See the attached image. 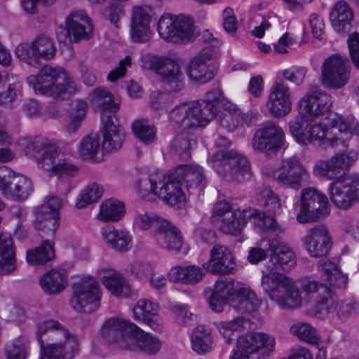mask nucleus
I'll list each match as a JSON object with an SVG mask.
<instances>
[{"instance_id": "f257e3e1", "label": "nucleus", "mask_w": 359, "mask_h": 359, "mask_svg": "<svg viewBox=\"0 0 359 359\" xmlns=\"http://www.w3.org/2000/svg\"><path fill=\"white\" fill-rule=\"evenodd\" d=\"M332 97L317 86H310L299 100V114L289 123L292 135L299 144L307 145L323 141L332 147L344 143L338 133L359 135V123L349 116L344 117L330 112Z\"/></svg>"}, {"instance_id": "f03ea898", "label": "nucleus", "mask_w": 359, "mask_h": 359, "mask_svg": "<svg viewBox=\"0 0 359 359\" xmlns=\"http://www.w3.org/2000/svg\"><path fill=\"white\" fill-rule=\"evenodd\" d=\"M269 250L271 252L270 262L273 267L266 273L263 272L262 285L269 298L281 309H296L302 304L299 288L294 281L278 269L289 271L296 264V257L292 249L278 239L269 241Z\"/></svg>"}, {"instance_id": "7ed1b4c3", "label": "nucleus", "mask_w": 359, "mask_h": 359, "mask_svg": "<svg viewBox=\"0 0 359 359\" xmlns=\"http://www.w3.org/2000/svg\"><path fill=\"white\" fill-rule=\"evenodd\" d=\"M358 154H337L328 161L316 162L313 171L316 175L334 180L329 187L331 201L341 209L349 208L359 201V175H349L346 170L357 159Z\"/></svg>"}, {"instance_id": "20e7f679", "label": "nucleus", "mask_w": 359, "mask_h": 359, "mask_svg": "<svg viewBox=\"0 0 359 359\" xmlns=\"http://www.w3.org/2000/svg\"><path fill=\"white\" fill-rule=\"evenodd\" d=\"M36 339L40 345L39 359H73L79 351L77 336L53 319L37 325Z\"/></svg>"}, {"instance_id": "39448f33", "label": "nucleus", "mask_w": 359, "mask_h": 359, "mask_svg": "<svg viewBox=\"0 0 359 359\" xmlns=\"http://www.w3.org/2000/svg\"><path fill=\"white\" fill-rule=\"evenodd\" d=\"M93 107L100 113L102 124V148L107 151L119 149L125 140V132L116 115L120 104L114 100L112 93L103 87L93 89L88 95Z\"/></svg>"}, {"instance_id": "423d86ee", "label": "nucleus", "mask_w": 359, "mask_h": 359, "mask_svg": "<svg viewBox=\"0 0 359 359\" xmlns=\"http://www.w3.org/2000/svg\"><path fill=\"white\" fill-rule=\"evenodd\" d=\"M26 152L36 158L38 165L50 175L74 177L78 172L77 168L64 158L58 147L45 138L36 137L29 141Z\"/></svg>"}, {"instance_id": "0eeeda50", "label": "nucleus", "mask_w": 359, "mask_h": 359, "mask_svg": "<svg viewBox=\"0 0 359 359\" xmlns=\"http://www.w3.org/2000/svg\"><path fill=\"white\" fill-rule=\"evenodd\" d=\"M27 82L36 93L55 98L65 93L72 94L76 90L75 82L69 78L61 67L44 66L38 76L31 75Z\"/></svg>"}, {"instance_id": "6e6552de", "label": "nucleus", "mask_w": 359, "mask_h": 359, "mask_svg": "<svg viewBox=\"0 0 359 359\" xmlns=\"http://www.w3.org/2000/svg\"><path fill=\"white\" fill-rule=\"evenodd\" d=\"M182 185V182L174 169L166 175L161 172L151 174L147 180L140 182V191L142 197L152 193L170 205L175 206L184 201Z\"/></svg>"}, {"instance_id": "1a4fd4ad", "label": "nucleus", "mask_w": 359, "mask_h": 359, "mask_svg": "<svg viewBox=\"0 0 359 359\" xmlns=\"http://www.w3.org/2000/svg\"><path fill=\"white\" fill-rule=\"evenodd\" d=\"M158 32L162 39L173 43L193 41L198 35L192 19L183 15L175 18L169 14L162 15L158 20Z\"/></svg>"}, {"instance_id": "9d476101", "label": "nucleus", "mask_w": 359, "mask_h": 359, "mask_svg": "<svg viewBox=\"0 0 359 359\" xmlns=\"http://www.w3.org/2000/svg\"><path fill=\"white\" fill-rule=\"evenodd\" d=\"M208 107H198L196 102L182 103L175 106L169 113V121L175 128L194 130L210 122L211 114Z\"/></svg>"}, {"instance_id": "9b49d317", "label": "nucleus", "mask_w": 359, "mask_h": 359, "mask_svg": "<svg viewBox=\"0 0 359 359\" xmlns=\"http://www.w3.org/2000/svg\"><path fill=\"white\" fill-rule=\"evenodd\" d=\"M302 289L310 298L315 301L311 314L318 318H324L329 313L336 312L338 299L335 292L327 285L315 280H306Z\"/></svg>"}, {"instance_id": "f8f14e48", "label": "nucleus", "mask_w": 359, "mask_h": 359, "mask_svg": "<svg viewBox=\"0 0 359 359\" xmlns=\"http://www.w3.org/2000/svg\"><path fill=\"white\" fill-rule=\"evenodd\" d=\"M330 213L328 200L325 195L313 188L303 190L301 196V208L297 220L309 223L323 219Z\"/></svg>"}, {"instance_id": "ddd939ff", "label": "nucleus", "mask_w": 359, "mask_h": 359, "mask_svg": "<svg viewBox=\"0 0 359 359\" xmlns=\"http://www.w3.org/2000/svg\"><path fill=\"white\" fill-rule=\"evenodd\" d=\"M219 56V49L216 46H207L191 60L187 71L189 77L201 84L212 80L217 74L215 61Z\"/></svg>"}, {"instance_id": "4468645a", "label": "nucleus", "mask_w": 359, "mask_h": 359, "mask_svg": "<svg viewBox=\"0 0 359 359\" xmlns=\"http://www.w3.org/2000/svg\"><path fill=\"white\" fill-rule=\"evenodd\" d=\"M351 68L346 56L339 53L331 55L321 67L322 83L331 88L343 87L349 79Z\"/></svg>"}, {"instance_id": "2eb2a0df", "label": "nucleus", "mask_w": 359, "mask_h": 359, "mask_svg": "<svg viewBox=\"0 0 359 359\" xmlns=\"http://www.w3.org/2000/svg\"><path fill=\"white\" fill-rule=\"evenodd\" d=\"M285 133L278 125L270 123L257 129L252 139V148L266 156L276 155L285 146Z\"/></svg>"}, {"instance_id": "dca6fc26", "label": "nucleus", "mask_w": 359, "mask_h": 359, "mask_svg": "<svg viewBox=\"0 0 359 359\" xmlns=\"http://www.w3.org/2000/svg\"><path fill=\"white\" fill-rule=\"evenodd\" d=\"M74 287L71 305L76 311L91 313L100 306V289L94 278H83Z\"/></svg>"}, {"instance_id": "f3484780", "label": "nucleus", "mask_w": 359, "mask_h": 359, "mask_svg": "<svg viewBox=\"0 0 359 359\" xmlns=\"http://www.w3.org/2000/svg\"><path fill=\"white\" fill-rule=\"evenodd\" d=\"M212 221L222 231L234 235L239 233L247 222L243 212L232 210L226 201H219L215 205Z\"/></svg>"}, {"instance_id": "a211bd4d", "label": "nucleus", "mask_w": 359, "mask_h": 359, "mask_svg": "<svg viewBox=\"0 0 359 359\" xmlns=\"http://www.w3.org/2000/svg\"><path fill=\"white\" fill-rule=\"evenodd\" d=\"M151 69L160 76L163 86L168 92L177 93L184 88V74L174 60L168 57L154 58Z\"/></svg>"}, {"instance_id": "6ab92c4d", "label": "nucleus", "mask_w": 359, "mask_h": 359, "mask_svg": "<svg viewBox=\"0 0 359 359\" xmlns=\"http://www.w3.org/2000/svg\"><path fill=\"white\" fill-rule=\"evenodd\" d=\"M217 158L224 168V177L227 180L243 182L251 178L252 172L250 163L243 155L238 151L234 150L218 151Z\"/></svg>"}, {"instance_id": "aec40b11", "label": "nucleus", "mask_w": 359, "mask_h": 359, "mask_svg": "<svg viewBox=\"0 0 359 359\" xmlns=\"http://www.w3.org/2000/svg\"><path fill=\"white\" fill-rule=\"evenodd\" d=\"M275 338L264 332H249L237 339V348L233 350L230 359H248V354L264 348L270 353L273 351Z\"/></svg>"}, {"instance_id": "412c9836", "label": "nucleus", "mask_w": 359, "mask_h": 359, "mask_svg": "<svg viewBox=\"0 0 359 359\" xmlns=\"http://www.w3.org/2000/svg\"><path fill=\"white\" fill-rule=\"evenodd\" d=\"M137 330L136 325L123 318L113 317L104 323L102 328L103 338L110 344L127 349L133 332Z\"/></svg>"}, {"instance_id": "4be33fe9", "label": "nucleus", "mask_w": 359, "mask_h": 359, "mask_svg": "<svg viewBox=\"0 0 359 359\" xmlns=\"http://www.w3.org/2000/svg\"><path fill=\"white\" fill-rule=\"evenodd\" d=\"M308 177L306 170L294 157L283 159L279 170L274 175L278 183L296 189H299Z\"/></svg>"}, {"instance_id": "5701e85b", "label": "nucleus", "mask_w": 359, "mask_h": 359, "mask_svg": "<svg viewBox=\"0 0 359 359\" xmlns=\"http://www.w3.org/2000/svg\"><path fill=\"white\" fill-rule=\"evenodd\" d=\"M152 15L153 10L149 6H135L132 8L130 33L134 42L144 43L150 39Z\"/></svg>"}, {"instance_id": "b1692460", "label": "nucleus", "mask_w": 359, "mask_h": 359, "mask_svg": "<svg viewBox=\"0 0 359 359\" xmlns=\"http://www.w3.org/2000/svg\"><path fill=\"white\" fill-rule=\"evenodd\" d=\"M304 248L311 256L320 257L327 255L332 246V237L323 224L311 228L302 238Z\"/></svg>"}, {"instance_id": "393cba45", "label": "nucleus", "mask_w": 359, "mask_h": 359, "mask_svg": "<svg viewBox=\"0 0 359 359\" xmlns=\"http://www.w3.org/2000/svg\"><path fill=\"white\" fill-rule=\"evenodd\" d=\"M291 93L283 79L277 80L271 88L267 106L273 116L282 117L291 111Z\"/></svg>"}, {"instance_id": "a878e982", "label": "nucleus", "mask_w": 359, "mask_h": 359, "mask_svg": "<svg viewBox=\"0 0 359 359\" xmlns=\"http://www.w3.org/2000/svg\"><path fill=\"white\" fill-rule=\"evenodd\" d=\"M93 32V25L90 19L83 13H72L66 19V29L58 34L60 41L71 39L72 35L74 41L87 40Z\"/></svg>"}, {"instance_id": "bb28decb", "label": "nucleus", "mask_w": 359, "mask_h": 359, "mask_svg": "<svg viewBox=\"0 0 359 359\" xmlns=\"http://www.w3.org/2000/svg\"><path fill=\"white\" fill-rule=\"evenodd\" d=\"M202 266L212 274H230L236 270V264L226 247L217 245L210 250V259Z\"/></svg>"}, {"instance_id": "cd10ccee", "label": "nucleus", "mask_w": 359, "mask_h": 359, "mask_svg": "<svg viewBox=\"0 0 359 359\" xmlns=\"http://www.w3.org/2000/svg\"><path fill=\"white\" fill-rule=\"evenodd\" d=\"M261 304L256 294L242 283L233 280V289L230 306L242 313H251L258 310Z\"/></svg>"}, {"instance_id": "c85d7f7f", "label": "nucleus", "mask_w": 359, "mask_h": 359, "mask_svg": "<svg viewBox=\"0 0 359 359\" xmlns=\"http://www.w3.org/2000/svg\"><path fill=\"white\" fill-rule=\"evenodd\" d=\"M154 238L160 248L168 251L178 252L183 245L180 231L167 220L154 231Z\"/></svg>"}, {"instance_id": "c756f323", "label": "nucleus", "mask_w": 359, "mask_h": 359, "mask_svg": "<svg viewBox=\"0 0 359 359\" xmlns=\"http://www.w3.org/2000/svg\"><path fill=\"white\" fill-rule=\"evenodd\" d=\"M101 234L106 245L115 251L126 252L133 246V237L127 231L105 226L102 229Z\"/></svg>"}, {"instance_id": "7c9ffc66", "label": "nucleus", "mask_w": 359, "mask_h": 359, "mask_svg": "<svg viewBox=\"0 0 359 359\" xmlns=\"http://www.w3.org/2000/svg\"><path fill=\"white\" fill-rule=\"evenodd\" d=\"M13 76L5 72H0V105L12 109L21 98V86L18 82H12Z\"/></svg>"}, {"instance_id": "2f4dec72", "label": "nucleus", "mask_w": 359, "mask_h": 359, "mask_svg": "<svg viewBox=\"0 0 359 359\" xmlns=\"http://www.w3.org/2000/svg\"><path fill=\"white\" fill-rule=\"evenodd\" d=\"M233 289V279L225 278L217 280L209 298L210 309L216 313L223 311L224 306L226 304H230Z\"/></svg>"}, {"instance_id": "473e14b6", "label": "nucleus", "mask_w": 359, "mask_h": 359, "mask_svg": "<svg viewBox=\"0 0 359 359\" xmlns=\"http://www.w3.org/2000/svg\"><path fill=\"white\" fill-rule=\"evenodd\" d=\"M137 330L133 332L127 349L133 351H142L149 355L156 354L161 347L159 339L149 333L144 332L136 325Z\"/></svg>"}, {"instance_id": "72a5a7b5", "label": "nucleus", "mask_w": 359, "mask_h": 359, "mask_svg": "<svg viewBox=\"0 0 359 359\" xmlns=\"http://www.w3.org/2000/svg\"><path fill=\"white\" fill-rule=\"evenodd\" d=\"M182 182L188 191L198 189L203 190L206 185V178L201 167L197 165H180L175 168Z\"/></svg>"}, {"instance_id": "f704fd0d", "label": "nucleus", "mask_w": 359, "mask_h": 359, "mask_svg": "<svg viewBox=\"0 0 359 359\" xmlns=\"http://www.w3.org/2000/svg\"><path fill=\"white\" fill-rule=\"evenodd\" d=\"M16 269L15 252L11 235L0 233V275H8Z\"/></svg>"}, {"instance_id": "c9c22d12", "label": "nucleus", "mask_w": 359, "mask_h": 359, "mask_svg": "<svg viewBox=\"0 0 359 359\" xmlns=\"http://www.w3.org/2000/svg\"><path fill=\"white\" fill-rule=\"evenodd\" d=\"M334 29L338 32H346L351 28L353 13L350 6L344 1L337 2L330 13Z\"/></svg>"}, {"instance_id": "e433bc0d", "label": "nucleus", "mask_w": 359, "mask_h": 359, "mask_svg": "<svg viewBox=\"0 0 359 359\" xmlns=\"http://www.w3.org/2000/svg\"><path fill=\"white\" fill-rule=\"evenodd\" d=\"M158 309L157 304L147 299H140L134 306L133 311L137 320L142 321L154 330L160 331L162 329L161 325L154 318L157 314Z\"/></svg>"}, {"instance_id": "4c0bfd02", "label": "nucleus", "mask_w": 359, "mask_h": 359, "mask_svg": "<svg viewBox=\"0 0 359 359\" xmlns=\"http://www.w3.org/2000/svg\"><path fill=\"white\" fill-rule=\"evenodd\" d=\"M209 271L205 267H198L194 265L188 266H175L168 273V278L172 282H182L185 283H196L202 280L205 273Z\"/></svg>"}, {"instance_id": "58836bf2", "label": "nucleus", "mask_w": 359, "mask_h": 359, "mask_svg": "<svg viewBox=\"0 0 359 359\" xmlns=\"http://www.w3.org/2000/svg\"><path fill=\"white\" fill-rule=\"evenodd\" d=\"M43 290L48 294H57L62 292L67 285V276L64 269H53L48 271L40 278Z\"/></svg>"}, {"instance_id": "ea45409f", "label": "nucleus", "mask_w": 359, "mask_h": 359, "mask_svg": "<svg viewBox=\"0 0 359 359\" xmlns=\"http://www.w3.org/2000/svg\"><path fill=\"white\" fill-rule=\"evenodd\" d=\"M33 191L32 181L23 175L11 177L6 196L17 201H24L27 198Z\"/></svg>"}, {"instance_id": "a19ab883", "label": "nucleus", "mask_w": 359, "mask_h": 359, "mask_svg": "<svg viewBox=\"0 0 359 359\" xmlns=\"http://www.w3.org/2000/svg\"><path fill=\"white\" fill-rule=\"evenodd\" d=\"M191 342L192 349L198 354L208 353L215 346L210 329L204 325H198L193 330Z\"/></svg>"}, {"instance_id": "79ce46f5", "label": "nucleus", "mask_w": 359, "mask_h": 359, "mask_svg": "<svg viewBox=\"0 0 359 359\" xmlns=\"http://www.w3.org/2000/svg\"><path fill=\"white\" fill-rule=\"evenodd\" d=\"M249 321L243 317H237L231 320L219 321L215 323L219 334L227 344H231L237 338L236 332L246 328Z\"/></svg>"}, {"instance_id": "37998d69", "label": "nucleus", "mask_w": 359, "mask_h": 359, "mask_svg": "<svg viewBox=\"0 0 359 359\" xmlns=\"http://www.w3.org/2000/svg\"><path fill=\"white\" fill-rule=\"evenodd\" d=\"M322 271H323L330 285L337 288H344L347 285L348 277L344 274L340 269L330 260L321 259L319 262Z\"/></svg>"}, {"instance_id": "c03bdc74", "label": "nucleus", "mask_w": 359, "mask_h": 359, "mask_svg": "<svg viewBox=\"0 0 359 359\" xmlns=\"http://www.w3.org/2000/svg\"><path fill=\"white\" fill-rule=\"evenodd\" d=\"M59 224L58 214L46 210V207H39L36 211L35 227L46 233H54Z\"/></svg>"}, {"instance_id": "a18cd8bd", "label": "nucleus", "mask_w": 359, "mask_h": 359, "mask_svg": "<svg viewBox=\"0 0 359 359\" xmlns=\"http://www.w3.org/2000/svg\"><path fill=\"white\" fill-rule=\"evenodd\" d=\"M55 257L53 243L50 241H43L40 246L27 252V260L32 265L45 264Z\"/></svg>"}, {"instance_id": "49530a36", "label": "nucleus", "mask_w": 359, "mask_h": 359, "mask_svg": "<svg viewBox=\"0 0 359 359\" xmlns=\"http://www.w3.org/2000/svg\"><path fill=\"white\" fill-rule=\"evenodd\" d=\"M124 213L123 203L109 199L101 204L98 217L102 221L116 222L123 216Z\"/></svg>"}, {"instance_id": "de8ad7c7", "label": "nucleus", "mask_w": 359, "mask_h": 359, "mask_svg": "<svg viewBox=\"0 0 359 359\" xmlns=\"http://www.w3.org/2000/svg\"><path fill=\"white\" fill-rule=\"evenodd\" d=\"M100 149V138L97 134L91 133L83 137L80 144L79 154L84 160L98 161L97 156Z\"/></svg>"}, {"instance_id": "09e8293b", "label": "nucleus", "mask_w": 359, "mask_h": 359, "mask_svg": "<svg viewBox=\"0 0 359 359\" xmlns=\"http://www.w3.org/2000/svg\"><path fill=\"white\" fill-rule=\"evenodd\" d=\"M102 282L107 290L116 297H126L129 293L128 285L120 274L104 276L102 278Z\"/></svg>"}, {"instance_id": "8fccbe9b", "label": "nucleus", "mask_w": 359, "mask_h": 359, "mask_svg": "<svg viewBox=\"0 0 359 359\" xmlns=\"http://www.w3.org/2000/svg\"><path fill=\"white\" fill-rule=\"evenodd\" d=\"M34 42L39 62L41 59L48 60L54 57L56 47L51 38L45 35H39L34 40Z\"/></svg>"}, {"instance_id": "3c124183", "label": "nucleus", "mask_w": 359, "mask_h": 359, "mask_svg": "<svg viewBox=\"0 0 359 359\" xmlns=\"http://www.w3.org/2000/svg\"><path fill=\"white\" fill-rule=\"evenodd\" d=\"M195 144V140L191 139L188 135L178 134L174 137L170 147L181 159L186 161L190 158V150Z\"/></svg>"}, {"instance_id": "603ef678", "label": "nucleus", "mask_w": 359, "mask_h": 359, "mask_svg": "<svg viewBox=\"0 0 359 359\" xmlns=\"http://www.w3.org/2000/svg\"><path fill=\"white\" fill-rule=\"evenodd\" d=\"M290 332L297 336L300 339L306 341L311 344L316 345L320 352L325 353V351L319 348L320 338L314 327L306 323L295 324L290 327Z\"/></svg>"}, {"instance_id": "864d4df0", "label": "nucleus", "mask_w": 359, "mask_h": 359, "mask_svg": "<svg viewBox=\"0 0 359 359\" xmlns=\"http://www.w3.org/2000/svg\"><path fill=\"white\" fill-rule=\"evenodd\" d=\"M253 215L254 224L259 226L262 231H271L276 235L283 232V228L276 222L273 215L257 210H255Z\"/></svg>"}, {"instance_id": "5fc2aeb1", "label": "nucleus", "mask_w": 359, "mask_h": 359, "mask_svg": "<svg viewBox=\"0 0 359 359\" xmlns=\"http://www.w3.org/2000/svg\"><path fill=\"white\" fill-rule=\"evenodd\" d=\"M259 202L269 215L279 214L281 211V204L277 195L271 189H264L259 194Z\"/></svg>"}, {"instance_id": "6e6d98bb", "label": "nucleus", "mask_w": 359, "mask_h": 359, "mask_svg": "<svg viewBox=\"0 0 359 359\" xmlns=\"http://www.w3.org/2000/svg\"><path fill=\"white\" fill-rule=\"evenodd\" d=\"M102 194V187L95 182L92 183L82 191L76 206L79 209L84 208L89 204L97 202Z\"/></svg>"}, {"instance_id": "4d7b16f0", "label": "nucleus", "mask_w": 359, "mask_h": 359, "mask_svg": "<svg viewBox=\"0 0 359 359\" xmlns=\"http://www.w3.org/2000/svg\"><path fill=\"white\" fill-rule=\"evenodd\" d=\"M16 57L29 65L36 67L39 65L34 41L31 43H22L19 44L15 50Z\"/></svg>"}, {"instance_id": "13d9d810", "label": "nucleus", "mask_w": 359, "mask_h": 359, "mask_svg": "<svg viewBox=\"0 0 359 359\" xmlns=\"http://www.w3.org/2000/svg\"><path fill=\"white\" fill-rule=\"evenodd\" d=\"M135 135L145 144L152 142L155 138V130L147 120H137L132 126Z\"/></svg>"}, {"instance_id": "bf43d9fd", "label": "nucleus", "mask_w": 359, "mask_h": 359, "mask_svg": "<svg viewBox=\"0 0 359 359\" xmlns=\"http://www.w3.org/2000/svg\"><path fill=\"white\" fill-rule=\"evenodd\" d=\"M222 95L223 93L220 88H215L205 94V99L195 102L198 107H201L202 104L208 107L209 112L212 114L210 117V121L216 116L217 111V105L222 102Z\"/></svg>"}, {"instance_id": "052dcab7", "label": "nucleus", "mask_w": 359, "mask_h": 359, "mask_svg": "<svg viewBox=\"0 0 359 359\" xmlns=\"http://www.w3.org/2000/svg\"><path fill=\"white\" fill-rule=\"evenodd\" d=\"M165 220V219L154 215H150L147 213H143L137 215L135 224L137 228L143 230H147L153 227L155 231L156 230H158L160 226L163 224V222Z\"/></svg>"}, {"instance_id": "680f3d73", "label": "nucleus", "mask_w": 359, "mask_h": 359, "mask_svg": "<svg viewBox=\"0 0 359 359\" xmlns=\"http://www.w3.org/2000/svg\"><path fill=\"white\" fill-rule=\"evenodd\" d=\"M27 346L20 339L15 340L6 346L5 353L7 359H25Z\"/></svg>"}, {"instance_id": "e2e57ef3", "label": "nucleus", "mask_w": 359, "mask_h": 359, "mask_svg": "<svg viewBox=\"0 0 359 359\" xmlns=\"http://www.w3.org/2000/svg\"><path fill=\"white\" fill-rule=\"evenodd\" d=\"M336 313L339 318L347 319L353 315L359 313V303L353 299L338 303Z\"/></svg>"}, {"instance_id": "0e129e2a", "label": "nucleus", "mask_w": 359, "mask_h": 359, "mask_svg": "<svg viewBox=\"0 0 359 359\" xmlns=\"http://www.w3.org/2000/svg\"><path fill=\"white\" fill-rule=\"evenodd\" d=\"M218 121L222 128L232 132L241 124V113L219 114Z\"/></svg>"}, {"instance_id": "69168bd1", "label": "nucleus", "mask_w": 359, "mask_h": 359, "mask_svg": "<svg viewBox=\"0 0 359 359\" xmlns=\"http://www.w3.org/2000/svg\"><path fill=\"white\" fill-rule=\"evenodd\" d=\"M131 65V57L127 55L124 59L119 61L118 67L111 70L107 75L109 81L114 82L117 79L123 77L126 73V67Z\"/></svg>"}, {"instance_id": "338daca9", "label": "nucleus", "mask_w": 359, "mask_h": 359, "mask_svg": "<svg viewBox=\"0 0 359 359\" xmlns=\"http://www.w3.org/2000/svg\"><path fill=\"white\" fill-rule=\"evenodd\" d=\"M56 0H21L24 10L28 13H37L39 6L49 7L54 4Z\"/></svg>"}, {"instance_id": "774afa93", "label": "nucleus", "mask_w": 359, "mask_h": 359, "mask_svg": "<svg viewBox=\"0 0 359 359\" xmlns=\"http://www.w3.org/2000/svg\"><path fill=\"white\" fill-rule=\"evenodd\" d=\"M347 42L351 60L359 69V34L353 33L350 35Z\"/></svg>"}]
</instances>
